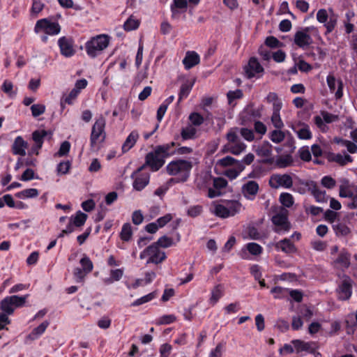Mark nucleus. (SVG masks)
Instances as JSON below:
<instances>
[{"instance_id":"obj_1","label":"nucleus","mask_w":357,"mask_h":357,"mask_svg":"<svg viewBox=\"0 0 357 357\" xmlns=\"http://www.w3.org/2000/svg\"><path fill=\"white\" fill-rule=\"evenodd\" d=\"M192 165L190 161L186 160H175L171 161L167 166V172L175 176L169 180V182L179 183L187 181L190 176Z\"/></svg>"},{"instance_id":"obj_2","label":"nucleus","mask_w":357,"mask_h":357,"mask_svg":"<svg viewBox=\"0 0 357 357\" xmlns=\"http://www.w3.org/2000/svg\"><path fill=\"white\" fill-rule=\"evenodd\" d=\"M242 208L241 204L237 200H221L213 202L211 204V212L220 218L233 217L240 213Z\"/></svg>"},{"instance_id":"obj_3","label":"nucleus","mask_w":357,"mask_h":357,"mask_svg":"<svg viewBox=\"0 0 357 357\" xmlns=\"http://www.w3.org/2000/svg\"><path fill=\"white\" fill-rule=\"evenodd\" d=\"M109 43V37L105 34H100L91 38L85 43L86 54L91 58H94L102 53Z\"/></svg>"},{"instance_id":"obj_4","label":"nucleus","mask_w":357,"mask_h":357,"mask_svg":"<svg viewBox=\"0 0 357 357\" xmlns=\"http://www.w3.org/2000/svg\"><path fill=\"white\" fill-rule=\"evenodd\" d=\"M105 119L102 116L98 117L91 129L90 144L92 149H96L105 139Z\"/></svg>"},{"instance_id":"obj_5","label":"nucleus","mask_w":357,"mask_h":357,"mask_svg":"<svg viewBox=\"0 0 357 357\" xmlns=\"http://www.w3.org/2000/svg\"><path fill=\"white\" fill-rule=\"evenodd\" d=\"M139 258L144 259L148 258L146 264H158L166 259L165 252L160 250L157 244L153 243L145 248L139 255Z\"/></svg>"},{"instance_id":"obj_6","label":"nucleus","mask_w":357,"mask_h":357,"mask_svg":"<svg viewBox=\"0 0 357 357\" xmlns=\"http://www.w3.org/2000/svg\"><path fill=\"white\" fill-rule=\"evenodd\" d=\"M28 297V294L22 296H6L1 301L0 309L7 314H12L15 308L21 307L25 304Z\"/></svg>"},{"instance_id":"obj_7","label":"nucleus","mask_w":357,"mask_h":357,"mask_svg":"<svg viewBox=\"0 0 357 357\" xmlns=\"http://www.w3.org/2000/svg\"><path fill=\"white\" fill-rule=\"evenodd\" d=\"M318 30L314 26L306 27L301 31H298L294 35V43L302 49H307L313 40L311 35H317Z\"/></svg>"},{"instance_id":"obj_8","label":"nucleus","mask_w":357,"mask_h":357,"mask_svg":"<svg viewBox=\"0 0 357 357\" xmlns=\"http://www.w3.org/2000/svg\"><path fill=\"white\" fill-rule=\"evenodd\" d=\"M34 31L36 33H44L46 35L56 36L61 31V26L56 22H52L47 18H43L36 22Z\"/></svg>"},{"instance_id":"obj_9","label":"nucleus","mask_w":357,"mask_h":357,"mask_svg":"<svg viewBox=\"0 0 357 357\" xmlns=\"http://www.w3.org/2000/svg\"><path fill=\"white\" fill-rule=\"evenodd\" d=\"M165 158L155 148L149 153L146 156V165H148L153 172L159 170L165 164Z\"/></svg>"},{"instance_id":"obj_10","label":"nucleus","mask_w":357,"mask_h":357,"mask_svg":"<svg viewBox=\"0 0 357 357\" xmlns=\"http://www.w3.org/2000/svg\"><path fill=\"white\" fill-rule=\"evenodd\" d=\"M272 222L275 226V231L284 233L289 230L290 225L287 220V211L281 210L272 218Z\"/></svg>"},{"instance_id":"obj_11","label":"nucleus","mask_w":357,"mask_h":357,"mask_svg":"<svg viewBox=\"0 0 357 357\" xmlns=\"http://www.w3.org/2000/svg\"><path fill=\"white\" fill-rule=\"evenodd\" d=\"M269 184L273 188H289L293 185V180L289 174H273L269 179Z\"/></svg>"},{"instance_id":"obj_12","label":"nucleus","mask_w":357,"mask_h":357,"mask_svg":"<svg viewBox=\"0 0 357 357\" xmlns=\"http://www.w3.org/2000/svg\"><path fill=\"white\" fill-rule=\"evenodd\" d=\"M245 73L248 79L252 77H260L264 73V68L258 60L252 57L250 59L248 65L244 68Z\"/></svg>"},{"instance_id":"obj_13","label":"nucleus","mask_w":357,"mask_h":357,"mask_svg":"<svg viewBox=\"0 0 357 357\" xmlns=\"http://www.w3.org/2000/svg\"><path fill=\"white\" fill-rule=\"evenodd\" d=\"M61 54L65 57H71L75 54L73 40L70 38L63 36L58 40Z\"/></svg>"},{"instance_id":"obj_14","label":"nucleus","mask_w":357,"mask_h":357,"mask_svg":"<svg viewBox=\"0 0 357 357\" xmlns=\"http://www.w3.org/2000/svg\"><path fill=\"white\" fill-rule=\"evenodd\" d=\"M139 168L136 172L132 175L134 179L132 186L136 190L140 191L144 189L149 183L150 176L149 173H142Z\"/></svg>"},{"instance_id":"obj_15","label":"nucleus","mask_w":357,"mask_h":357,"mask_svg":"<svg viewBox=\"0 0 357 357\" xmlns=\"http://www.w3.org/2000/svg\"><path fill=\"white\" fill-rule=\"evenodd\" d=\"M351 287V280L347 276H344L337 289L339 299H349L352 294Z\"/></svg>"},{"instance_id":"obj_16","label":"nucleus","mask_w":357,"mask_h":357,"mask_svg":"<svg viewBox=\"0 0 357 357\" xmlns=\"http://www.w3.org/2000/svg\"><path fill=\"white\" fill-rule=\"evenodd\" d=\"M291 128L300 139L308 140L312 137L310 127L305 123L298 122L292 124Z\"/></svg>"},{"instance_id":"obj_17","label":"nucleus","mask_w":357,"mask_h":357,"mask_svg":"<svg viewBox=\"0 0 357 357\" xmlns=\"http://www.w3.org/2000/svg\"><path fill=\"white\" fill-rule=\"evenodd\" d=\"M326 82L331 91L335 93L336 98H340L343 94L342 81L336 80L333 75L329 74L326 77Z\"/></svg>"},{"instance_id":"obj_18","label":"nucleus","mask_w":357,"mask_h":357,"mask_svg":"<svg viewBox=\"0 0 357 357\" xmlns=\"http://www.w3.org/2000/svg\"><path fill=\"white\" fill-rule=\"evenodd\" d=\"M259 190V185L256 181H249L242 186L243 196L250 200H253Z\"/></svg>"},{"instance_id":"obj_19","label":"nucleus","mask_w":357,"mask_h":357,"mask_svg":"<svg viewBox=\"0 0 357 357\" xmlns=\"http://www.w3.org/2000/svg\"><path fill=\"white\" fill-rule=\"evenodd\" d=\"M213 183L215 189L209 188L208 190V197L210 198L221 195V190L225 188L227 185V181L223 178H214Z\"/></svg>"},{"instance_id":"obj_20","label":"nucleus","mask_w":357,"mask_h":357,"mask_svg":"<svg viewBox=\"0 0 357 357\" xmlns=\"http://www.w3.org/2000/svg\"><path fill=\"white\" fill-rule=\"evenodd\" d=\"M28 146L27 142H26L22 137L17 136L12 144V152L14 155L24 156L26 153V150Z\"/></svg>"},{"instance_id":"obj_21","label":"nucleus","mask_w":357,"mask_h":357,"mask_svg":"<svg viewBox=\"0 0 357 357\" xmlns=\"http://www.w3.org/2000/svg\"><path fill=\"white\" fill-rule=\"evenodd\" d=\"M211 181L212 176L209 172H202L196 177L195 185L200 190H208Z\"/></svg>"},{"instance_id":"obj_22","label":"nucleus","mask_w":357,"mask_h":357,"mask_svg":"<svg viewBox=\"0 0 357 357\" xmlns=\"http://www.w3.org/2000/svg\"><path fill=\"white\" fill-rule=\"evenodd\" d=\"M357 193V186H352L349 181L344 179L340 185L339 195L341 197L351 198Z\"/></svg>"},{"instance_id":"obj_23","label":"nucleus","mask_w":357,"mask_h":357,"mask_svg":"<svg viewBox=\"0 0 357 357\" xmlns=\"http://www.w3.org/2000/svg\"><path fill=\"white\" fill-rule=\"evenodd\" d=\"M275 248L286 254H292L296 252V248L290 238H284L275 243Z\"/></svg>"},{"instance_id":"obj_24","label":"nucleus","mask_w":357,"mask_h":357,"mask_svg":"<svg viewBox=\"0 0 357 357\" xmlns=\"http://www.w3.org/2000/svg\"><path fill=\"white\" fill-rule=\"evenodd\" d=\"M246 149V145L241 140L230 145H224L222 149L223 153H231L238 155L243 153Z\"/></svg>"},{"instance_id":"obj_25","label":"nucleus","mask_w":357,"mask_h":357,"mask_svg":"<svg viewBox=\"0 0 357 357\" xmlns=\"http://www.w3.org/2000/svg\"><path fill=\"white\" fill-rule=\"evenodd\" d=\"M200 61L199 54L194 51L187 52L183 60V63L185 69H190L197 65Z\"/></svg>"},{"instance_id":"obj_26","label":"nucleus","mask_w":357,"mask_h":357,"mask_svg":"<svg viewBox=\"0 0 357 357\" xmlns=\"http://www.w3.org/2000/svg\"><path fill=\"white\" fill-rule=\"evenodd\" d=\"M124 268H112L109 271V277L105 278L103 282L105 284H112L114 282L119 281L123 276Z\"/></svg>"},{"instance_id":"obj_27","label":"nucleus","mask_w":357,"mask_h":357,"mask_svg":"<svg viewBox=\"0 0 357 357\" xmlns=\"http://www.w3.org/2000/svg\"><path fill=\"white\" fill-rule=\"evenodd\" d=\"M139 138V133L136 130L132 131L130 135L126 139L124 143L122 145V152L126 153L131 149L136 144Z\"/></svg>"},{"instance_id":"obj_28","label":"nucleus","mask_w":357,"mask_h":357,"mask_svg":"<svg viewBox=\"0 0 357 357\" xmlns=\"http://www.w3.org/2000/svg\"><path fill=\"white\" fill-rule=\"evenodd\" d=\"M291 344L297 353L302 351L312 352L314 350L312 342H304L301 340H294L291 341Z\"/></svg>"},{"instance_id":"obj_29","label":"nucleus","mask_w":357,"mask_h":357,"mask_svg":"<svg viewBox=\"0 0 357 357\" xmlns=\"http://www.w3.org/2000/svg\"><path fill=\"white\" fill-rule=\"evenodd\" d=\"M334 262L341 268H347L350 265V254L346 250H342Z\"/></svg>"},{"instance_id":"obj_30","label":"nucleus","mask_w":357,"mask_h":357,"mask_svg":"<svg viewBox=\"0 0 357 357\" xmlns=\"http://www.w3.org/2000/svg\"><path fill=\"white\" fill-rule=\"evenodd\" d=\"M328 160L344 166L348 163L352 162L353 158L348 154L333 153L328 156Z\"/></svg>"},{"instance_id":"obj_31","label":"nucleus","mask_w":357,"mask_h":357,"mask_svg":"<svg viewBox=\"0 0 357 357\" xmlns=\"http://www.w3.org/2000/svg\"><path fill=\"white\" fill-rule=\"evenodd\" d=\"M197 133V129L188 124L185 127L183 128L181 131V136L183 140H188L196 138Z\"/></svg>"},{"instance_id":"obj_32","label":"nucleus","mask_w":357,"mask_h":357,"mask_svg":"<svg viewBox=\"0 0 357 357\" xmlns=\"http://www.w3.org/2000/svg\"><path fill=\"white\" fill-rule=\"evenodd\" d=\"M175 146L174 142L157 146L155 149L162 154L165 158H168L172 155L176 151L174 149Z\"/></svg>"},{"instance_id":"obj_33","label":"nucleus","mask_w":357,"mask_h":357,"mask_svg":"<svg viewBox=\"0 0 357 357\" xmlns=\"http://www.w3.org/2000/svg\"><path fill=\"white\" fill-rule=\"evenodd\" d=\"M244 169L245 165L242 164V162H236V164H235L234 167H231L226 171L225 175L231 179H234L240 174L241 172L243 171Z\"/></svg>"},{"instance_id":"obj_34","label":"nucleus","mask_w":357,"mask_h":357,"mask_svg":"<svg viewBox=\"0 0 357 357\" xmlns=\"http://www.w3.org/2000/svg\"><path fill=\"white\" fill-rule=\"evenodd\" d=\"M49 324V321H43L31 331V333L29 335V337L31 340H36L41 335L44 333Z\"/></svg>"},{"instance_id":"obj_35","label":"nucleus","mask_w":357,"mask_h":357,"mask_svg":"<svg viewBox=\"0 0 357 357\" xmlns=\"http://www.w3.org/2000/svg\"><path fill=\"white\" fill-rule=\"evenodd\" d=\"M193 85L194 82H191L189 80H187L181 85L180 92L178 94L179 101L188 97V96L189 95L192 89Z\"/></svg>"},{"instance_id":"obj_36","label":"nucleus","mask_w":357,"mask_h":357,"mask_svg":"<svg viewBox=\"0 0 357 357\" xmlns=\"http://www.w3.org/2000/svg\"><path fill=\"white\" fill-rule=\"evenodd\" d=\"M39 192L36 188H29L17 192L15 195L20 199H29L38 197Z\"/></svg>"},{"instance_id":"obj_37","label":"nucleus","mask_w":357,"mask_h":357,"mask_svg":"<svg viewBox=\"0 0 357 357\" xmlns=\"http://www.w3.org/2000/svg\"><path fill=\"white\" fill-rule=\"evenodd\" d=\"M86 219L87 215L79 211L76 213V214L74 216L70 217V221L75 227H79L84 225Z\"/></svg>"},{"instance_id":"obj_38","label":"nucleus","mask_w":357,"mask_h":357,"mask_svg":"<svg viewBox=\"0 0 357 357\" xmlns=\"http://www.w3.org/2000/svg\"><path fill=\"white\" fill-rule=\"evenodd\" d=\"M224 288L222 285L215 286L211 291L210 303L214 305L219 299L223 296Z\"/></svg>"},{"instance_id":"obj_39","label":"nucleus","mask_w":357,"mask_h":357,"mask_svg":"<svg viewBox=\"0 0 357 357\" xmlns=\"http://www.w3.org/2000/svg\"><path fill=\"white\" fill-rule=\"evenodd\" d=\"M132 236V228L130 223H125L123 225L121 231L120 232L121 239L123 241H129Z\"/></svg>"},{"instance_id":"obj_40","label":"nucleus","mask_w":357,"mask_h":357,"mask_svg":"<svg viewBox=\"0 0 357 357\" xmlns=\"http://www.w3.org/2000/svg\"><path fill=\"white\" fill-rule=\"evenodd\" d=\"M271 148L272 146L269 142H264L257 147L256 152L259 156L268 157L271 155Z\"/></svg>"},{"instance_id":"obj_41","label":"nucleus","mask_w":357,"mask_h":357,"mask_svg":"<svg viewBox=\"0 0 357 357\" xmlns=\"http://www.w3.org/2000/svg\"><path fill=\"white\" fill-rule=\"evenodd\" d=\"M266 100L268 102L273 105V110L282 109V101L278 98V95L275 93H269L266 96Z\"/></svg>"},{"instance_id":"obj_42","label":"nucleus","mask_w":357,"mask_h":357,"mask_svg":"<svg viewBox=\"0 0 357 357\" xmlns=\"http://www.w3.org/2000/svg\"><path fill=\"white\" fill-rule=\"evenodd\" d=\"M280 111V109L273 110L271 117V123L276 129H282L284 127V123L281 119Z\"/></svg>"},{"instance_id":"obj_43","label":"nucleus","mask_w":357,"mask_h":357,"mask_svg":"<svg viewBox=\"0 0 357 357\" xmlns=\"http://www.w3.org/2000/svg\"><path fill=\"white\" fill-rule=\"evenodd\" d=\"M47 132L45 130H36L32 133V139L35 144L38 146H43L44 138L47 136Z\"/></svg>"},{"instance_id":"obj_44","label":"nucleus","mask_w":357,"mask_h":357,"mask_svg":"<svg viewBox=\"0 0 357 357\" xmlns=\"http://www.w3.org/2000/svg\"><path fill=\"white\" fill-rule=\"evenodd\" d=\"M238 128H231L226 135V139L227 140V143L225 145H230L231 144L236 143L240 141L238 137Z\"/></svg>"},{"instance_id":"obj_45","label":"nucleus","mask_w":357,"mask_h":357,"mask_svg":"<svg viewBox=\"0 0 357 357\" xmlns=\"http://www.w3.org/2000/svg\"><path fill=\"white\" fill-rule=\"evenodd\" d=\"M330 15L326 21V22L324 24L325 27L326 28L327 32L330 33L331 32L334 28L335 27L337 24V15H335L332 10H329Z\"/></svg>"},{"instance_id":"obj_46","label":"nucleus","mask_w":357,"mask_h":357,"mask_svg":"<svg viewBox=\"0 0 357 357\" xmlns=\"http://www.w3.org/2000/svg\"><path fill=\"white\" fill-rule=\"evenodd\" d=\"M269 138L274 143H280L284 139L285 135L281 129L275 128V130L270 132Z\"/></svg>"},{"instance_id":"obj_47","label":"nucleus","mask_w":357,"mask_h":357,"mask_svg":"<svg viewBox=\"0 0 357 357\" xmlns=\"http://www.w3.org/2000/svg\"><path fill=\"white\" fill-rule=\"evenodd\" d=\"M188 119L190 121V124L194 127L200 126L204 121V117L198 112H192Z\"/></svg>"},{"instance_id":"obj_48","label":"nucleus","mask_w":357,"mask_h":357,"mask_svg":"<svg viewBox=\"0 0 357 357\" xmlns=\"http://www.w3.org/2000/svg\"><path fill=\"white\" fill-rule=\"evenodd\" d=\"M187 7L186 0H174L173 4L171 6V11L172 17H175L178 14L177 9H185Z\"/></svg>"},{"instance_id":"obj_49","label":"nucleus","mask_w":357,"mask_h":357,"mask_svg":"<svg viewBox=\"0 0 357 357\" xmlns=\"http://www.w3.org/2000/svg\"><path fill=\"white\" fill-rule=\"evenodd\" d=\"M335 141L338 143L341 144L342 146H345L347 149V151L350 153H355L357 152V145L349 141L346 139H335Z\"/></svg>"},{"instance_id":"obj_50","label":"nucleus","mask_w":357,"mask_h":357,"mask_svg":"<svg viewBox=\"0 0 357 357\" xmlns=\"http://www.w3.org/2000/svg\"><path fill=\"white\" fill-rule=\"evenodd\" d=\"M139 25V21L134 17L133 16H130L124 23L123 27L126 31H132L138 28Z\"/></svg>"},{"instance_id":"obj_51","label":"nucleus","mask_w":357,"mask_h":357,"mask_svg":"<svg viewBox=\"0 0 357 357\" xmlns=\"http://www.w3.org/2000/svg\"><path fill=\"white\" fill-rule=\"evenodd\" d=\"M280 202L285 207L289 208L294 204L293 196L288 192H282L280 195Z\"/></svg>"},{"instance_id":"obj_52","label":"nucleus","mask_w":357,"mask_h":357,"mask_svg":"<svg viewBox=\"0 0 357 357\" xmlns=\"http://www.w3.org/2000/svg\"><path fill=\"white\" fill-rule=\"evenodd\" d=\"M13 88L14 86L13 83L8 79L3 82L1 86L2 91L10 98H13L16 95V91Z\"/></svg>"},{"instance_id":"obj_53","label":"nucleus","mask_w":357,"mask_h":357,"mask_svg":"<svg viewBox=\"0 0 357 357\" xmlns=\"http://www.w3.org/2000/svg\"><path fill=\"white\" fill-rule=\"evenodd\" d=\"M80 264L82 266V269L84 270L85 273H89L93 268V265L91 259L86 255H84L80 259Z\"/></svg>"},{"instance_id":"obj_54","label":"nucleus","mask_w":357,"mask_h":357,"mask_svg":"<svg viewBox=\"0 0 357 357\" xmlns=\"http://www.w3.org/2000/svg\"><path fill=\"white\" fill-rule=\"evenodd\" d=\"M275 298H282L288 296L289 290L280 287H275L271 290Z\"/></svg>"},{"instance_id":"obj_55","label":"nucleus","mask_w":357,"mask_h":357,"mask_svg":"<svg viewBox=\"0 0 357 357\" xmlns=\"http://www.w3.org/2000/svg\"><path fill=\"white\" fill-rule=\"evenodd\" d=\"M155 244H157L158 247H162L164 248H167L169 247H171L174 245L173 239L170 237H168L167 236H162L158 240L157 242L154 243Z\"/></svg>"},{"instance_id":"obj_56","label":"nucleus","mask_w":357,"mask_h":357,"mask_svg":"<svg viewBox=\"0 0 357 357\" xmlns=\"http://www.w3.org/2000/svg\"><path fill=\"white\" fill-rule=\"evenodd\" d=\"M71 163L70 161L61 162L56 167V172L59 175H64L68 173Z\"/></svg>"},{"instance_id":"obj_57","label":"nucleus","mask_w":357,"mask_h":357,"mask_svg":"<svg viewBox=\"0 0 357 357\" xmlns=\"http://www.w3.org/2000/svg\"><path fill=\"white\" fill-rule=\"evenodd\" d=\"M246 250L253 255H259L262 252V248L261 245L256 243H249L245 245Z\"/></svg>"},{"instance_id":"obj_58","label":"nucleus","mask_w":357,"mask_h":357,"mask_svg":"<svg viewBox=\"0 0 357 357\" xmlns=\"http://www.w3.org/2000/svg\"><path fill=\"white\" fill-rule=\"evenodd\" d=\"M203 211V207L201 205H194L188 207L187 214L192 217L195 218L201 215Z\"/></svg>"},{"instance_id":"obj_59","label":"nucleus","mask_w":357,"mask_h":357,"mask_svg":"<svg viewBox=\"0 0 357 357\" xmlns=\"http://www.w3.org/2000/svg\"><path fill=\"white\" fill-rule=\"evenodd\" d=\"M154 298H155L154 293H150V294H149L147 295H145V296H142V297L135 300L132 303V306H138V305H142L144 303H146L147 302L151 301Z\"/></svg>"},{"instance_id":"obj_60","label":"nucleus","mask_w":357,"mask_h":357,"mask_svg":"<svg viewBox=\"0 0 357 357\" xmlns=\"http://www.w3.org/2000/svg\"><path fill=\"white\" fill-rule=\"evenodd\" d=\"M172 351V347L168 343L160 345L159 349L160 357H169Z\"/></svg>"},{"instance_id":"obj_61","label":"nucleus","mask_w":357,"mask_h":357,"mask_svg":"<svg viewBox=\"0 0 357 357\" xmlns=\"http://www.w3.org/2000/svg\"><path fill=\"white\" fill-rule=\"evenodd\" d=\"M32 115L34 117L43 114L45 112V106L41 104H34L31 107Z\"/></svg>"},{"instance_id":"obj_62","label":"nucleus","mask_w":357,"mask_h":357,"mask_svg":"<svg viewBox=\"0 0 357 357\" xmlns=\"http://www.w3.org/2000/svg\"><path fill=\"white\" fill-rule=\"evenodd\" d=\"M223 350L224 344L222 343H219L210 351L208 357H222Z\"/></svg>"},{"instance_id":"obj_63","label":"nucleus","mask_w":357,"mask_h":357,"mask_svg":"<svg viewBox=\"0 0 357 357\" xmlns=\"http://www.w3.org/2000/svg\"><path fill=\"white\" fill-rule=\"evenodd\" d=\"M238 132L241 135V136L247 141L251 142L255 139L254 132L252 130L248 128H241L238 129Z\"/></svg>"},{"instance_id":"obj_64","label":"nucleus","mask_w":357,"mask_h":357,"mask_svg":"<svg viewBox=\"0 0 357 357\" xmlns=\"http://www.w3.org/2000/svg\"><path fill=\"white\" fill-rule=\"evenodd\" d=\"M237 160H236L234 158L231 156H226L217 162V165L222 167H227L231 166L234 164H236Z\"/></svg>"}]
</instances>
